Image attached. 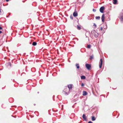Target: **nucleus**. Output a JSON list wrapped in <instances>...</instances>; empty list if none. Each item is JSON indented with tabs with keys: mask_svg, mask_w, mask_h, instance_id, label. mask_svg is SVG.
<instances>
[{
	"mask_svg": "<svg viewBox=\"0 0 123 123\" xmlns=\"http://www.w3.org/2000/svg\"><path fill=\"white\" fill-rule=\"evenodd\" d=\"M103 62L102 59H100V63L99 65V67L100 68H101L102 64Z\"/></svg>",
	"mask_w": 123,
	"mask_h": 123,
	"instance_id": "5",
	"label": "nucleus"
},
{
	"mask_svg": "<svg viewBox=\"0 0 123 123\" xmlns=\"http://www.w3.org/2000/svg\"><path fill=\"white\" fill-rule=\"evenodd\" d=\"M6 0V1L7 2L9 0Z\"/></svg>",
	"mask_w": 123,
	"mask_h": 123,
	"instance_id": "30",
	"label": "nucleus"
},
{
	"mask_svg": "<svg viewBox=\"0 0 123 123\" xmlns=\"http://www.w3.org/2000/svg\"><path fill=\"white\" fill-rule=\"evenodd\" d=\"M92 121H94L95 120L96 118L94 116H92Z\"/></svg>",
	"mask_w": 123,
	"mask_h": 123,
	"instance_id": "14",
	"label": "nucleus"
},
{
	"mask_svg": "<svg viewBox=\"0 0 123 123\" xmlns=\"http://www.w3.org/2000/svg\"><path fill=\"white\" fill-rule=\"evenodd\" d=\"M82 117L86 121V116L84 114L82 116Z\"/></svg>",
	"mask_w": 123,
	"mask_h": 123,
	"instance_id": "10",
	"label": "nucleus"
},
{
	"mask_svg": "<svg viewBox=\"0 0 123 123\" xmlns=\"http://www.w3.org/2000/svg\"><path fill=\"white\" fill-rule=\"evenodd\" d=\"M91 47V46L90 45H88L87 46V48H90Z\"/></svg>",
	"mask_w": 123,
	"mask_h": 123,
	"instance_id": "20",
	"label": "nucleus"
},
{
	"mask_svg": "<svg viewBox=\"0 0 123 123\" xmlns=\"http://www.w3.org/2000/svg\"><path fill=\"white\" fill-rule=\"evenodd\" d=\"M81 79H85L86 78V77L84 75H82L81 76Z\"/></svg>",
	"mask_w": 123,
	"mask_h": 123,
	"instance_id": "12",
	"label": "nucleus"
},
{
	"mask_svg": "<svg viewBox=\"0 0 123 123\" xmlns=\"http://www.w3.org/2000/svg\"><path fill=\"white\" fill-rule=\"evenodd\" d=\"M76 66L78 69L79 68H80L79 64L78 63L76 64Z\"/></svg>",
	"mask_w": 123,
	"mask_h": 123,
	"instance_id": "13",
	"label": "nucleus"
},
{
	"mask_svg": "<svg viewBox=\"0 0 123 123\" xmlns=\"http://www.w3.org/2000/svg\"><path fill=\"white\" fill-rule=\"evenodd\" d=\"M11 62H9L8 65H10V66H11Z\"/></svg>",
	"mask_w": 123,
	"mask_h": 123,
	"instance_id": "23",
	"label": "nucleus"
},
{
	"mask_svg": "<svg viewBox=\"0 0 123 123\" xmlns=\"http://www.w3.org/2000/svg\"><path fill=\"white\" fill-rule=\"evenodd\" d=\"M2 29V28L0 26V30H1Z\"/></svg>",
	"mask_w": 123,
	"mask_h": 123,
	"instance_id": "28",
	"label": "nucleus"
},
{
	"mask_svg": "<svg viewBox=\"0 0 123 123\" xmlns=\"http://www.w3.org/2000/svg\"><path fill=\"white\" fill-rule=\"evenodd\" d=\"M84 86V84L83 83H82L81 84V86Z\"/></svg>",
	"mask_w": 123,
	"mask_h": 123,
	"instance_id": "24",
	"label": "nucleus"
},
{
	"mask_svg": "<svg viewBox=\"0 0 123 123\" xmlns=\"http://www.w3.org/2000/svg\"><path fill=\"white\" fill-rule=\"evenodd\" d=\"M121 21H123V14L122 15H121Z\"/></svg>",
	"mask_w": 123,
	"mask_h": 123,
	"instance_id": "19",
	"label": "nucleus"
},
{
	"mask_svg": "<svg viewBox=\"0 0 123 123\" xmlns=\"http://www.w3.org/2000/svg\"><path fill=\"white\" fill-rule=\"evenodd\" d=\"M2 33V32L1 31H0V34H1Z\"/></svg>",
	"mask_w": 123,
	"mask_h": 123,
	"instance_id": "29",
	"label": "nucleus"
},
{
	"mask_svg": "<svg viewBox=\"0 0 123 123\" xmlns=\"http://www.w3.org/2000/svg\"><path fill=\"white\" fill-rule=\"evenodd\" d=\"M104 18H105L104 14H103L102 15V17H101L102 21L103 22H104Z\"/></svg>",
	"mask_w": 123,
	"mask_h": 123,
	"instance_id": "8",
	"label": "nucleus"
},
{
	"mask_svg": "<svg viewBox=\"0 0 123 123\" xmlns=\"http://www.w3.org/2000/svg\"><path fill=\"white\" fill-rule=\"evenodd\" d=\"M104 8H105V7L104 6H103L101 7L100 8V9H99L100 12L102 13H103V12H104L103 11H104Z\"/></svg>",
	"mask_w": 123,
	"mask_h": 123,
	"instance_id": "4",
	"label": "nucleus"
},
{
	"mask_svg": "<svg viewBox=\"0 0 123 123\" xmlns=\"http://www.w3.org/2000/svg\"><path fill=\"white\" fill-rule=\"evenodd\" d=\"M85 66L86 68L88 70H89L90 69V68H91V65L87 63H86V64Z\"/></svg>",
	"mask_w": 123,
	"mask_h": 123,
	"instance_id": "3",
	"label": "nucleus"
},
{
	"mask_svg": "<svg viewBox=\"0 0 123 123\" xmlns=\"http://www.w3.org/2000/svg\"><path fill=\"white\" fill-rule=\"evenodd\" d=\"M103 28L102 27H101L100 28V31H102L103 30Z\"/></svg>",
	"mask_w": 123,
	"mask_h": 123,
	"instance_id": "22",
	"label": "nucleus"
},
{
	"mask_svg": "<svg viewBox=\"0 0 123 123\" xmlns=\"http://www.w3.org/2000/svg\"><path fill=\"white\" fill-rule=\"evenodd\" d=\"M37 44V43L36 42H33L32 44V45L33 46H35Z\"/></svg>",
	"mask_w": 123,
	"mask_h": 123,
	"instance_id": "16",
	"label": "nucleus"
},
{
	"mask_svg": "<svg viewBox=\"0 0 123 123\" xmlns=\"http://www.w3.org/2000/svg\"><path fill=\"white\" fill-rule=\"evenodd\" d=\"M95 18L96 19L99 20L100 19V17L99 16H96Z\"/></svg>",
	"mask_w": 123,
	"mask_h": 123,
	"instance_id": "18",
	"label": "nucleus"
},
{
	"mask_svg": "<svg viewBox=\"0 0 123 123\" xmlns=\"http://www.w3.org/2000/svg\"><path fill=\"white\" fill-rule=\"evenodd\" d=\"M39 93V92H37V93Z\"/></svg>",
	"mask_w": 123,
	"mask_h": 123,
	"instance_id": "33",
	"label": "nucleus"
},
{
	"mask_svg": "<svg viewBox=\"0 0 123 123\" xmlns=\"http://www.w3.org/2000/svg\"><path fill=\"white\" fill-rule=\"evenodd\" d=\"M36 105V104H34V105Z\"/></svg>",
	"mask_w": 123,
	"mask_h": 123,
	"instance_id": "32",
	"label": "nucleus"
},
{
	"mask_svg": "<svg viewBox=\"0 0 123 123\" xmlns=\"http://www.w3.org/2000/svg\"><path fill=\"white\" fill-rule=\"evenodd\" d=\"M92 11L94 12H95L96 11V10L94 9H93L92 10Z\"/></svg>",
	"mask_w": 123,
	"mask_h": 123,
	"instance_id": "21",
	"label": "nucleus"
},
{
	"mask_svg": "<svg viewBox=\"0 0 123 123\" xmlns=\"http://www.w3.org/2000/svg\"><path fill=\"white\" fill-rule=\"evenodd\" d=\"M92 35L94 37L96 38H97L99 35V34L98 32H96L95 30H92Z\"/></svg>",
	"mask_w": 123,
	"mask_h": 123,
	"instance_id": "1",
	"label": "nucleus"
},
{
	"mask_svg": "<svg viewBox=\"0 0 123 123\" xmlns=\"http://www.w3.org/2000/svg\"><path fill=\"white\" fill-rule=\"evenodd\" d=\"M87 94V92L85 91H83V96H85Z\"/></svg>",
	"mask_w": 123,
	"mask_h": 123,
	"instance_id": "9",
	"label": "nucleus"
},
{
	"mask_svg": "<svg viewBox=\"0 0 123 123\" xmlns=\"http://www.w3.org/2000/svg\"><path fill=\"white\" fill-rule=\"evenodd\" d=\"M73 15L75 17H76L78 16V13L77 12H74L73 13Z\"/></svg>",
	"mask_w": 123,
	"mask_h": 123,
	"instance_id": "7",
	"label": "nucleus"
},
{
	"mask_svg": "<svg viewBox=\"0 0 123 123\" xmlns=\"http://www.w3.org/2000/svg\"><path fill=\"white\" fill-rule=\"evenodd\" d=\"M70 90L67 87H66L65 88L63 91V93L65 94V95H67L69 93V91Z\"/></svg>",
	"mask_w": 123,
	"mask_h": 123,
	"instance_id": "2",
	"label": "nucleus"
},
{
	"mask_svg": "<svg viewBox=\"0 0 123 123\" xmlns=\"http://www.w3.org/2000/svg\"><path fill=\"white\" fill-rule=\"evenodd\" d=\"M72 87V85H68V88L70 91V89H71Z\"/></svg>",
	"mask_w": 123,
	"mask_h": 123,
	"instance_id": "6",
	"label": "nucleus"
},
{
	"mask_svg": "<svg viewBox=\"0 0 123 123\" xmlns=\"http://www.w3.org/2000/svg\"><path fill=\"white\" fill-rule=\"evenodd\" d=\"M117 0H113V3L114 4H116L117 3Z\"/></svg>",
	"mask_w": 123,
	"mask_h": 123,
	"instance_id": "11",
	"label": "nucleus"
},
{
	"mask_svg": "<svg viewBox=\"0 0 123 123\" xmlns=\"http://www.w3.org/2000/svg\"><path fill=\"white\" fill-rule=\"evenodd\" d=\"M93 55H92L90 56V59L91 60H92L93 59Z\"/></svg>",
	"mask_w": 123,
	"mask_h": 123,
	"instance_id": "15",
	"label": "nucleus"
},
{
	"mask_svg": "<svg viewBox=\"0 0 123 123\" xmlns=\"http://www.w3.org/2000/svg\"><path fill=\"white\" fill-rule=\"evenodd\" d=\"M0 12H1L0 9Z\"/></svg>",
	"mask_w": 123,
	"mask_h": 123,
	"instance_id": "31",
	"label": "nucleus"
},
{
	"mask_svg": "<svg viewBox=\"0 0 123 123\" xmlns=\"http://www.w3.org/2000/svg\"><path fill=\"white\" fill-rule=\"evenodd\" d=\"M88 123H92V121H90L88 122Z\"/></svg>",
	"mask_w": 123,
	"mask_h": 123,
	"instance_id": "25",
	"label": "nucleus"
},
{
	"mask_svg": "<svg viewBox=\"0 0 123 123\" xmlns=\"http://www.w3.org/2000/svg\"><path fill=\"white\" fill-rule=\"evenodd\" d=\"M94 25L95 26H96V25L95 24V23H94Z\"/></svg>",
	"mask_w": 123,
	"mask_h": 123,
	"instance_id": "27",
	"label": "nucleus"
},
{
	"mask_svg": "<svg viewBox=\"0 0 123 123\" xmlns=\"http://www.w3.org/2000/svg\"><path fill=\"white\" fill-rule=\"evenodd\" d=\"M70 18H71L72 19H73V17L72 16H70Z\"/></svg>",
	"mask_w": 123,
	"mask_h": 123,
	"instance_id": "26",
	"label": "nucleus"
},
{
	"mask_svg": "<svg viewBox=\"0 0 123 123\" xmlns=\"http://www.w3.org/2000/svg\"><path fill=\"white\" fill-rule=\"evenodd\" d=\"M77 28L78 30H80L81 29V27L79 25H77Z\"/></svg>",
	"mask_w": 123,
	"mask_h": 123,
	"instance_id": "17",
	"label": "nucleus"
}]
</instances>
